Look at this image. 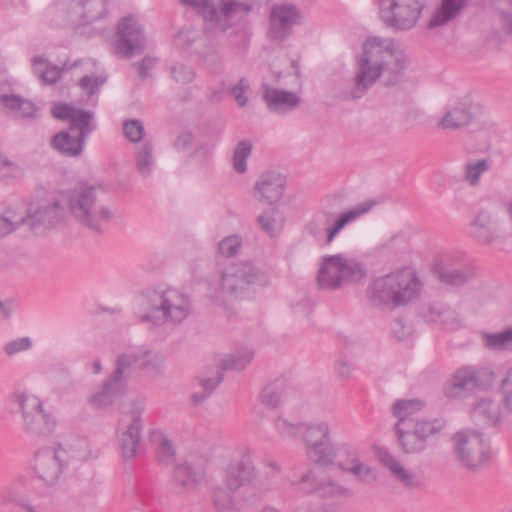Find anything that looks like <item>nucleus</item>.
<instances>
[{"label": "nucleus", "instance_id": "423d86ee", "mask_svg": "<svg viewBox=\"0 0 512 512\" xmlns=\"http://www.w3.org/2000/svg\"><path fill=\"white\" fill-rule=\"evenodd\" d=\"M182 5L201 10L205 20L213 22L222 31L234 26L238 19L251 11L252 6L238 0H219L216 5L212 0H179Z\"/></svg>", "mask_w": 512, "mask_h": 512}, {"label": "nucleus", "instance_id": "1a4fd4ad", "mask_svg": "<svg viewBox=\"0 0 512 512\" xmlns=\"http://www.w3.org/2000/svg\"><path fill=\"white\" fill-rule=\"evenodd\" d=\"M306 445L309 460L320 466L334 463L336 452L331 442L330 428L326 422L303 423L300 431Z\"/></svg>", "mask_w": 512, "mask_h": 512}, {"label": "nucleus", "instance_id": "603ef678", "mask_svg": "<svg viewBox=\"0 0 512 512\" xmlns=\"http://www.w3.org/2000/svg\"><path fill=\"white\" fill-rule=\"evenodd\" d=\"M252 153V144L248 140L240 141L233 153V168L239 174H243L247 171L246 160Z\"/></svg>", "mask_w": 512, "mask_h": 512}, {"label": "nucleus", "instance_id": "bf43d9fd", "mask_svg": "<svg viewBox=\"0 0 512 512\" xmlns=\"http://www.w3.org/2000/svg\"><path fill=\"white\" fill-rule=\"evenodd\" d=\"M241 247V239L237 235L229 236L223 239L219 245V253L226 257H233Z\"/></svg>", "mask_w": 512, "mask_h": 512}, {"label": "nucleus", "instance_id": "ea45409f", "mask_svg": "<svg viewBox=\"0 0 512 512\" xmlns=\"http://www.w3.org/2000/svg\"><path fill=\"white\" fill-rule=\"evenodd\" d=\"M284 482V477L280 465L267 459L264 461V471L258 481V486L263 491H272L279 489Z\"/></svg>", "mask_w": 512, "mask_h": 512}, {"label": "nucleus", "instance_id": "680f3d73", "mask_svg": "<svg viewBox=\"0 0 512 512\" xmlns=\"http://www.w3.org/2000/svg\"><path fill=\"white\" fill-rule=\"evenodd\" d=\"M171 74L173 78L181 83V84H188L192 82L195 78V72L194 70L186 66L184 64H176L171 68Z\"/></svg>", "mask_w": 512, "mask_h": 512}, {"label": "nucleus", "instance_id": "bb28decb", "mask_svg": "<svg viewBox=\"0 0 512 512\" xmlns=\"http://www.w3.org/2000/svg\"><path fill=\"white\" fill-rule=\"evenodd\" d=\"M262 90V98L269 111L279 114L286 113L300 103V98L293 92L273 88L266 83L262 84Z\"/></svg>", "mask_w": 512, "mask_h": 512}, {"label": "nucleus", "instance_id": "37998d69", "mask_svg": "<svg viewBox=\"0 0 512 512\" xmlns=\"http://www.w3.org/2000/svg\"><path fill=\"white\" fill-rule=\"evenodd\" d=\"M484 346L489 350H512V327L498 333H482Z\"/></svg>", "mask_w": 512, "mask_h": 512}, {"label": "nucleus", "instance_id": "6e6552de", "mask_svg": "<svg viewBox=\"0 0 512 512\" xmlns=\"http://www.w3.org/2000/svg\"><path fill=\"white\" fill-rule=\"evenodd\" d=\"M454 453L468 470L477 472L490 460L491 452L482 433L467 429L457 432L453 437Z\"/></svg>", "mask_w": 512, "mask_h": 512}, {"label": "nucleus", "instance_id": "5701e85b", "mask_svg": "<svg viewBox=\"0 0 512 512\" xmlns=\"http://www.w3.org/2000/svg\"><path fill=\"white\" fill-rule=\"evenodd\" d=\"M143 407L134 405L131 411V423L119 434L118 442L122 458L125 461L133 459L139 449L141 440V414Z\"/></svg>", "mask_w": 512, "mask_h": 512}, {"label": "nucleus", "instance_id": "9b49d317", "mask_svg": "<svg viewBox=\"0 0 512 512\" xmlns=\"http://www.w3.org/2000/svg\"><path fill=\"white\" fill-rule=\"evenodd\" d=\"M253 358L250 349L245 348L230 355V357L221 362V365L215 370L214 376H200L197 378L200 391H195L191 395V401L195 406L204 403L213 393V391L223 381V372L227 370H243Z\"/></svg>", "mask_w": 512, "mask_h": 512}, {"label": "nucleus", "instance_id": "a18cd8bd", "mask_svg": "<svg viewBox=\"0 0 512 512\" xmlns=\"http://www.w3.org/2000/svg\"><path fill=\"white\" fill-rule=\"evenodd\" d=\"M25 225V217L8 207L0 212V238L12 233L20 226Z\"/></svg>", "mask_w": 512, "mask_h": 512}, {"label": "nucleus", "instance_id": "09e8293b", "mask_svg": "<svg viewBox=\"0 0 512 512\" xmlns=\"http://www.w3.org/2000/svg\"><path fill=\"white\" fill-rule=\"evenodd\" d=\"M352 494V491L347 487L333 480L324 479L322 485L318 487L317 496L326 499H339L351 497Z\"/></svg>", "mask_w": 512, "mask_h": 512}, {"label": "nucleus", "instance_id": "3c124183", "mask_svg": "<svg viewBox=\"0 0 512 512\" xmlns=\"http://www.w3.org/2000/svg\"><path fill=\"white\" fill-rule=\"evenodd\" d=\"M494 5L501 30L507 35H512V0H495Z\"/></svg>", "mask_w": 512, "mask_h": 512}, {"label": "nucleus", "instance_id": "4468645a", "mask_svg": "<svg viewBox=\"0 0 512 512\" xmlns=\"http://www.w3.org/2000/svg\"><path fill=\"white\" fill-rule=\"evenodd\" d=\"M65 215V208L56 198L30 204L26 211L25 225L35 235L44 234L59 224Z\"/></svg>", "mask_w": 512, "mask_h": 512}, {"label": "nucleus", "instance_id": "864d4df0", "mask_svg": "<svg viewBox=\"0 0 512 512\" xmlns=\"http://www.w3.org/2000/svg\"><path fill=\"white\" fill-rule=\"evenodd\" d=\"M136 166L142 176H148L153 166V148L150 143H144L136 154Z\"/></svg>", "mask_w": 512, "mask_h": 512}, {"label": "nucleus", "instance_id": "79ce46f5", "mask_svg": "<svg viewBox=\"0 0 512 512\" xmlns=\"http://www.w3.org/2000/svg\"><path fill=\"white\" fill-rule=\"evenodd\" d=\"M204 477V469L201 465L189 463L177 465L174 469V479L181 486L200 482Z\"/></svg>", "mask_w": 512, "mask_h": 512}, {"label": "nucleus", "instance_id": "dca6fc26", "mask_svg": "<svg viewBox=\"0 0 512 512\" xmlns=\"http://www.w3.org/2000/svg\"><path fill=\"white\" fill-rule=\"evenodd\" d=\"M145 48L142 26L133 17H124L117 27L115 50L125 58L140 54Z\"/></svg>", "mask_w": 512, "mask_h": 512}, {"label": "nucleus", "instance_id": "20e7f679", "mask_svg": "<svg viewBox=\"0 0 512 512\" xmlns=\"http://www.w3.org/2000/svg\"><path fill=\"white\" fill-rule=\"evenodd\" d=\"M100 186L83 184L68 192V207L71 215L82 226L102 232V225L110 222L114 213L98 201Z\"/></svg>", "mask_w": 512, "mask_h": 512}, {"label": "nucleus", "instance_id": "0e129e2a", "mask_svg": "<svg viewBox=\"0 0 512 512\" xmlns=\"http://www.w3.org/2000/svg\"><path fill=\"white\" fill-rule=\"evenodd\" d=\"M303 423L292 424L283 418H278L275 421V429L281 437H292L300 433Z\"/></svg>", "mask_w": 512, "mask_h": 512}, {"label": "nucleus", "instance_id": "5fc2aeb1", "mask_svg": "<svg viewBox=\"0 0 512 512\" xmlns=\"http://www.w3.org/2000/svg\"><path fill=\"white\" fill-rule=\"evenodd\" d=\"M77 66V62L69 65L68 63H64L62 67H58L56 65L49 64L48 67L44 69V72H41V78L39 79L43 84H54L61 77L64 71L72 70Z\"/></svg>", "mask_w": 512, "mask_h": 512}, {"label": "nucleus", "instance_id": "39448f33", "mask_svg": "<svg viewBox=\"0 0 512 512\" xmlns=\"http://www.w3.org/2000/svg\"><path fill=\"white\" fill-rule=\"evenodd\" d=\"M446 427L439 418H417L396 435L400 451L406 455H420L435 445Z\"/></svg>", "mask_w": 512, "mask_h": 512}, {"label": "nucleus", "instance_id": "e433bc0d", "mask_svg": "<svg viewBox=\"0 0 512 512\" xmlns=\"http://www.w3.org/2000/svg\"><path fill=\"white\" fill-rule=\"evenodd\" d=\"M87 138L70 135L68 131H61L51 139V146L66 156H78L82 153Z\"/></svg>", "mask_w": 512, "mask_h": 512}, {"label": "nucleus", "instance_id": "49530a36", "mask_svg": "<svg viewBox=\"0 0 512 512\" xmlns=\"http://www.w3.org/2000/svg\"><path fill=\"white\" fill-rule=\"evenodd\" d=\"M2 501L4 503H14L18 507L19 512H43L41 504H36L26 495L12 490H9L2 495Z\"/></svg>", "mask_w": 512, "mask_h": 512}, {"label": "nucleus", "instance_id": "c756f323", "mask_svg": "<svg viewBox=\"0 0 512 512\" xmlns=\"http://www.w3.org/2000/svg\"><path fill=\"white\" fill-rule=\"evenodd\" d=\"M425 407V402L421 399H398L392 405V414L398 419L395 424L396 435L410 426L415 419L412 416Z\"/></svg>", "mask_w": 512, "mask_h": 512}, {"label": "nucleus", "instance_id": "b1692460", "mask_svg": "<svg viewBox=\"0 0 512 512\" xmlns=\"http://www.w3.org/2000/svg\"><path fill=\"white\" fill-rule=\"evenodd\" d=\"M469 235L480 244H491L499 237L497 218L490 210L480 209L469 225Z\"/></svg>", "mask_w": 512, "mask_h": 512}, {"label": "nucleus", "instance_id": "8fccbe9b", "mask_svg": "<svg viewBox=\"0 0 512 512\" xmlns=\"http://www.w3.org/2000/svg\"><path fill=\"white\" fill-rule=\"evenodd\" d=\"M489 168L490 163L487 159H470L465 164L464 178L471 186H476L479 184L480 177L486 173Z\"/></svg>", "mask_w": 512, "mask_h": 512}, {"label": "nucleus", "instance_id": "2eb2a0df", "mask_svg": "<svg viewBox=\"0 0 512 512\" xmlns=\"http://www.w3.org/2000/svg\"><path fill=\"white\" fill-rule=\"evenodd\" d=\"M67 464V452L61 446L43 448L35 454L33 469L40 481L52 486L57 483Z\"/></svg>", "mask_w": 512, "mask_h": 512}, {"label": "nucleus", "instance_id": "cd10ccee", "mask_svg": "<svg viewBox=\"0 0 512 512\" xmlns=\"http://www.w3.org/2000/svg\"><path fill=\"white\" fill-rule=\"evenodd\" d=\"M119 356H126L130 358L129 362L131 363L127 371L128 378L131 376L135 367H139L152 375H158L162 372L164 357L159 352L145 350L141 352L123 353Z\"/></svg>", "mask_w": 512, "mask_h": 512}, {"label": "nucleus", "instance_id": "2f4dec72", "mask_svg": "<svg viewBox=\"0 0 512 512\" xmlns=\"http://www.w3.org/2000/svg\"><path fill=\"white\" fill-rule=\"evenodd\" d=\"M382 464L390 471L392 476L407 489H416L421 486L420 479L407 470L396 457L388 452L380 454Z\"/></svg>", "mask_w": 512, "mask_h": 512}, {"label": "nucleus", "instance_id": "13d9d810", "mask_svg": "<svg viewBox=\"0 0 512 512\" xmlns=\"http://www.w3.org/2000/svg\"><path fill=\"white\" fill-rule=\"evenodd\" d=\"M123 132L131 142H140L144 136V126L140 120H127L123 124Z\"/></svg>", "mask_w": 512, "mask_h": 512}, {"label": "nucleus", "instance_id": "72a5a7b5", "mask_svg": "<svg viewBox=\"0 0 512 512\" xmlns=\"http://www.w3.org/2000/svg\"><path fill=\"white\" fill-rule=\"evenodd\" d=\"M341 450L348 456H351V465H349L348 462H339L338 466L340 469L352 473L358 479L364 482H371L376 480L375 471L368 465L360 462L359 454L355 448L344 444L341 446Z\"/></svg>", "mask_w": 512, "mask_h": 512}, {"label": "nucleus", "instance_id": "4be33fe9", "mask_svg": "<svg viewBox=\"0 0 512 512\" xmlns=\"http://www.w3.org/2000/svg\"><path fill=\"white\" fill-rule=\"evenodd\" d=\"M285 185L286 178L281 173H262L254 184V197L261 203L273 205L283 197Z\"/></svg>", "mask_w": 512, "mask_h": 512}, {"label": "nucleus", "instance_id": "9d476101", "mask_svg": "<svg viewBox=\"0 0 512 512\" xmlns=\"http://www.w3.org/2000/svg\"><path fill=\"white\" fill-rule=\"evenodd\" d=\"M18 406L22 414L23 428L31 437L48 436L56 427V420L43 408L41 400L28 394L18 397Z\"/></svg>", "mask_w": 512, "mask_h": 512}, {"label": "nucleus", "instance_id": "a19ab883", "mask_svg": "<svg viewBox=\"0 0 512 512\" xmlns=\"http://www.w3.org/2000/svg\"><path fill=\"white\" fill-rule=\"evenodd\" d=\"M260 229L270 237H276L282 231L285 220L280 211L272 207L257 216Z\"/></svg>", "mask_w": 512, "mask_h": 512}, {"label": "nucleus", "instance_id": "4d7b16f0", "mask_svg": "<svg viewBox=\"0 0 512 512\" xmlns=\"http://www.w3.org/2000/svg\"><path fill=\"white\" fill-rule=\"evenodd\" d=\"M215 507L219 512H237L234 508L233 498L229 492L218 488L213 493Z\"/></svg>", "mask_w": 512, "mask_h": 512}, {"label": "nucleus", "instance_id": "7c9ffc66", "mask_svg": "<svg viewBox=\"0 0 512 512\" xmlns=\"http://www.w3.org/2000/svg\"><path fill=\"white\" fill-rule=\"evenodd\" d=\"M479 386V377L472 368H461L456 371L451 382L445 388L448 397H464L467 392Z\"/></svg>", "mask_w": 512, "mask_h": 512}, {"label": "nucleus", "instance_id": "0eeeda50", "mask_svg": "<svg viewBox=\"0 0 512 512\" xmlns=\"http://www.w3.org/2000/svg\"><path fill=\"white\" fill-rule=\"evenodd\" d=\"M427 0H379V16L387 28L406 31L418 23Z\"/></svg>", "mask_w": 512, "mask_h": 512}, {"label": "nucleus", "instance_id": "412c9836", "mask_svg": "<svg viewBox=\"0 0 512 512\" xmlns=\"http://www.w3.org/2000/svg\"><path fill=\"white\" fill-rule=\"evenodd\" d=\"M376 201L368 200L361 202L349 210H346L333 218V213L324 211L325 222L330 223L326 228V244L329 245L333 242L335 237L350 223L355 222L357 219L368 213L374 206Z\"/></svg>", "mask_w": 512, "mask_h": 512}, {"label": "nucleus", "instance_id": "f704fd0d", "mask_svg": "<svg viewBox=\"0 0 512 512\" xmlns=\"http://www.w3.org/2000/svg\"><path fill=\"white\" fill-rule=\"evenodd\" d=\"M474 112L472 105L467 101L457 103L449 109L440 121L443 128L458 129L470 124L473 120Z\"/></svg>", "mask_w": 512, "mask_h": 512}, {"label": "nucleus", "instance_id": "7ed1b4c3", "mask_svg": "<svg viewBox=\"0 0 512 512\" xmlns=\"http://www.w3.org/2000/svg\"><path fill=\"white\" fill-rule=\"evenodd\" d=\"M420 289L417 273L410 268H404L373 281L367 289V297L376 307H399L417 298Z\"/></svg>", "mask_w": 512, "mask_h": 512}, {"label": "nucleus", "instance_id": "f8f14e48", "mask_svg": "<svg viewBox=\"0 0 512 512\" xmlns=\"http://www.w3.org/2000/svg\"><path fill=\"white\" fill-rule=\"evenodd\" d=\"M258 278L259 271L250 262L231 263L221 274V289L235 298H244Z\"/></svg>", "mask_w": 512, "mask_h": 512}, {"label": "nucleus", "instance_id": "aec40b11", "mask_svg": "<svg viewBox=\"0 0 512 512\" xmlns=\"http://www.w3.org/2000/svg\"><path fill=\"white\" fill-rule=\"evenodd\" d=\"M54 118L67 121L71 130H77V134L82 138H87L95 129V125L91 124L93 112L78 109L70 104L62 103L55 105L52 109Z\"/></svg>", "mask_w": 512, "mask_h": 512}, {"label": "nucleus", "instance_id": "e2e57ef3", "mask_svg": "<svg viewBox=\"0 0 512 512\" xmlns=\"http://www.w3.org/2000/svg\"><path fill=\"white\" fill-rule=\"evenodd\" d=\"M158 461L164 465L172 464L175 460V450L170 440L163 439L157 451Z\"/></svg>", "mask_w": 512, "mask_h": 512}, {"label": "nucleus", "instance_id": "6e6d98bb", "mask_svg": "<svg viewBox=\"0 0 512 512\" xmlns=\"http://www.w3.org/2000/svg\"><path fill=\"white\" fill-rule=\"evenodd\" d=\"M324 478L320 477L315 470H309L305 473L300 481L299 488L305 493L318 494V487L322 485Z\"/></svg>", "mask_w": 512, "mask_h": 512}, {"label": "nucleus", "instance_id": "473e14b6", "mask_svg": "<svg viewBox=\"0 0 512 512\" xmlns=\"http://www.w3.org/2000/svg\"><path fill=\"white\" fill-rule=\"evenodd\" d=\"M468 3L469 0H441L439 8L428 23V27L433 29L447 24L459 16Z\"/></svg>", "mask_w": 512, "mask_h": 512}, {"label": "nucleus", "instance_id": "f257e3e1", "mask_svg": "<svg viewBox=\"0 0 512 512\" xmlns=\"http://www.w3.org/2000/svg\"><path fill=\"white\" fill-rule=\"evenodd\" d=\"M405 64V54L393 39H368L362 54L357 56L354 85L345 99L362 98L380 79L386 87L396 86L402 79Z\"/></svg>", "mask_w": 512, "mask_h": 512}, {"label": "nucleus", "instance_id": "f03ea898", "mask_svg": "<svg viewBox=\"0 0 512 512\" xmlns=\"http://www.w3.org/2000/svg\"><path fill=\"white\" fill-rule=\"evenodd\" d=\"M140 301L145 312L139 315V321L151 327L179 325L192 312L190 295L165 285L146 288L140 295Z\"/></svg>", "mask_w": 512, "mask_h": 512}, {"label": "nucleus", "instance_id": "4c0bfd02", "mask_svg": "<svg viewBox=\"0 0 512 512\" xmlns=\"http://www.w3.org/2000/svg\"><path fill=\"white\" fill-rule=\"evenodd\" d=\"M427 319L431 322L439 323L447 330H456L462 325V319L454 309L443 307L439 304L429 306Z\"/></svg>", "mask_w": 512, "mask_h": 512}, {"label": "nucleus", "instance_id": "ddd939ff", "mask_svg": "<svg viewBox=\"0 0 512 512\" xmlns=\"http://www.w3.org/2000/svg\"><path fill=\"white\" fill-rule=\"evenodd\" d=\"M126 356H118L112 375L103 383L100 390L91 398L90 403L97 409L113 405L126 392L127 371L131 362Z\"/></svg>", "mask_w": 512, "mask_h": 512}, {"label": "nucleus", "instance_id": "774afa93", "mask_svg": "<svg viewBox=\"0 0 512 512\" xmlns=\"http://www.w3.org/2000/svg\"><path fill=\"white\" fill-rule=\"evenodd\" d=\"M504 393V402L507 409L512 412V367L507 371L505 377L501 381Z\"/></svg>", "mask_w": 512, "mask_h": 512}, {"label": "nucleus", "instance_id": "a211bd4d", "mask_svg": "<svg viewBox=\"0 0 512 512\" xmlns=\"http://www.w3.org/2000/svg\"><path fill=\"white\" fill-rule=\"evenodd\" d=\"M299 11L292 4H275L269 16L268 36L271 40L283 41L292 33L297 23Z\"/></svg>", "mask_w": 512, "mask_h": 512}, {"label": "nucleus", "instance_id": "c9c22d12", "mask_svg": "<svg viewBox=\"0 0 512 512\" xmlns=\"http://www.w3.org/2000/svg\"><path fill=\"white\" fill-rule=\"evenodd\" d=\"M0 106L6 111V113L18 118L32 117L37 110L31 101L13 94L0 95Z\"/></svg>", "mask_w": 512, "mask_h": 512}, {"label": "nucleus", "instance_id": "f3484780", "mask_svg": "<svg viewBox=\"0 0 512 512\" xmlns=\"http://www.w3.org/2000/svg\"><path fill=\"white\" fill-rule=\"evenodd\" d=\"M107 13V0H71L66 22L74 27L87 26L103 19Z\"/></svg>", "mask_w": 512, "mask_h": 512}, {"label": "nucleus", "instance_id": "338daca9", "mask_svg": "<svg viewBox=\"0 0 512 512\" xmlns=\"http://www.w3.org/2000/svg\"><path fill=\"white\" fill-rule=\"evenodd\" d=\"M32 346L31 339L29 337H22L6 343L4 350L7 355L11 356L22 351L30 349Z\"/></svg>", "mask_w": 512, "mask_h": 512}, {"label": "nucleus", "instance_id": "69168bd1", "mask_svg": "<svg viewBox=\"0 0 512 512\" xmlns=\"http://www.w3.org/2000/svg\"><path fill=\"white\" fill-rule=\"evenodd\" d=\"M105 81L106 79L101 76L85 75L79 80V86L86 91L87 95L92 96Z\"/></svg>", "mask_w": 512, "mask_h": 512}, {"label": "nucleus", "instance_id": "052dcab7", "mask_svg": "<svg viewBox=\"0 0 512 512\" xmlns=\"http://www.w3.org/2000/svg\"><path fill=\"white\" fill-rule=\"evenodd\" d=\"M250 84L246 78H241L237 84L231 87L230 94L235 98L236 103L239 107H244L248 98L245 94L249 91Z\"/></svg>", "mask_w": 512, "mask_h": 512}, {"label": "nucleus", "instance_id": "c85d7f7f", "mask_svg": "<svg viewBox=\"0 0 512 512\" xmlns=\"http://www.w3.org/2000/svg\"><path fill=\"white\" fill-rule=\"evenodd\" d=\"M342 256L327 255L323 257L317 280L321 288L336 289L341 286Z\"/></svg>", "mask_w": 512, "mask_h": 512}, {"label": "nucleus", "instance_id": "a878e982", "mask_svg": "<svg viewBox=\"0 0 512 512\" xmlns=\"http://www.w3.org/2000/svg\"><path fill=\"white\" fill-rule=\"evenodd\" d=\"M434 272L438 279L448 285L461 286L475 278L476 272L471 265L454 267L448 259H441L434 265Z\"/></svg>", "mask_w": 512, "mask_h": 512}, {"label": "nucleus", "instance_id": "de8ad7c7", "mask_svg": "<svg viewBox=\"0 0 512 512\" xmlns=\"http://www.w3.org/2000/svg\"><path fill=\"white\" fill-rule=\"evenodd\" d=\"M285 393V382L284 380H276L273 383L268 384L261 393V401L264 405L276 408L282 401Z\"/></svg>", "mask_w": 512, "mask_h": 512}, {"label": "nucleus", "instance_id": "c03bdc74", "mask_svg": "<svg viewBox=\"0 0 512 512\" xmlns=\"http://www.w3.org/2000/svg\"><path fill=\"white\" fill-rule=\"evenodd\" d=\"M342 266L341 285L356 283L367 274L365 266L354 259H344L342 257Z\"/></svg>", "mask_w": 512, "mask_h": 512}, {"label": "nucleus", "instance_id": "393cba45", "mask_svg": "<svg viewBox=\"0 0 512 512\" xmlns=\"http://www.w3.org/2000/svg\"><path fill=\"white\" fill-rule=\"evenodd\" d=\"M255 478L256 472L251 457L244 453L239 459L229 463L225 483L230 491H236L252 483Z\"/></svg>", "mask_w": 512, "mask_h": 512}, {"label": "nucleus", "instance_id": "58836bf2", "mask_svg": "<svg viewBox=\"0 0 512 512\" xmlns=\"http://www.w3.org/2000/svg\"><path fill=\"white\" fill-rule=\"evenodd\" d=\"M472 416L484 426H495L500 421V404L492 399H483L474 407Z\"/></svg>", "mask_w": 512, "mask_h": 512}, {"label": "nucleus", "instance_id": "6ab92c4d", "mask_svg": "<svg viewBox=\"0 0 512 512\" xmlns=\"http://www.w3.org/2000/svg\"><path fill=\"white\" fill-rule=\"evenodd\" d=\"M209 40L207 35L192 27L181 29L174 37V45L176 48L198 54L204 58L211 57L213 61L219 60L218 53L213 46H208Z\"/></svg>", "mask_w": 512, "mask_h": 512}]
</instances>
